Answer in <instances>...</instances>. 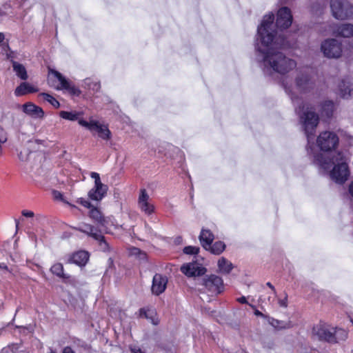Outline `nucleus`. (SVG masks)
<instances>
[{"instance_id":"1","label":"nucleus","mask_w":353,"mask_h":353,"mask_svg":"<svg viewBox=\"0 0 353 353\" xmlns=\"http://www.w3.org/2000/svg\"><path fill=\"white\" fill-rule=\"evenodd\" d=\"M281 84L286 93L290 97L295 112L299 115L305 130L307 139L308 155L312 158L314 163L321 170L329 172L332 180L336 183L343 184L350 174L348 166L350 154L346 151H340L332 159H329L320 152H314V145H311V141L313 139V132L319 123V116L309 104L305 103L292 90L294 85L292 83H289L288 77L283 79Z\"/></svg>"},{"instance_id":"2","label":"nucleus","mask_w":353,"mask_h":353,"mask_svg":"<svg viewBox=\"0 0 353 353\" xmlns=\"http://www.w3.org/2000/svg\"><path fill=\"white\" fill-rule=\"evenodd\" d=\"M273 21V14H266L258 27L256 60L265 72L273 71L285 76L296 68L297 63L283 52V50L291 47V43L272 29Z\"/></svg>"},{"instance_id":"3","label":"nucleus","mask_w":353,"mask_h":353,"mask_svg":"<svg viewBox=\"0 0 353 353\" xmlns=\"http://www.w3.org/2000/svg\"><path fill=\"white\" fill-rule=\"evenodd\" d=\"M312 335L315 339L334 343L345 341L347 337V332L342 328L319 323L313 327Z\"/></svg>"},{"instance_id":"4","label":"nucleus","mask_w":353,"mask_h":353,"mask_svg":"<svg viewBox=\"0 0 353 353\" xmlns=\"http://www.w3.org/2000/svg\"><path fill=\"white\" fill-rule=\"evenodd\" d=\"M49 85L57 90H67L71 95L79 96L81 91L79 88L72 85L59 72L50 70L48 76Z\"/></svg>"},{"instance_id":"5","label":"nucleus","mask_w":353,"mask_h":353,"mask_svg":"<svg viewBox=\"0 0 353 353\" xmlns=\"http://www.w3.org/2000/svg\"><path fill=\"white\" fill-rule=\"evenodd\" d=\"M330 6L335 19L341 21L353 19V5L348 0H330Z\"/></svg>"},{"instance_id":"6","label":"nucleus","mask_w":353,"mask_h":353,"mask_svg":"<svg viewBox=\"0 0 353 353\" xmlns=\"http://www.w3.org/2000/svg\"><path fill=\"white\" fill-rule=\"evenodd\" d=\"M294 87L300 92L306 93L314 88V81L308 68H299L294 80Z\"/></svg>"},{"instance_id":"7","label":"nucleus","mask_w":353,"mask_h":353,"mask_svg":"<svg viewBox=\"0 0 353 353\" xmlns=\"http://www.w3.org/2000/svg\"><path fill=\"white\" fill-rule=\"evenodd\" d=\"M321 50L328 59H339L343 54L342 43L336 39H327L321 45Z\"/></svg>"},{"instance_id":"8","label":"nucleus","mask_w":353,"mask_h":353,"mask_svg":"<svg viewBox=\"0 0 353 353\" xmlns=\"http://www.w3.org/2000/svg\"><path fill=\"white\" fill-rule=\"evenodd\" d=\"M339 143L337 135L330 131L321 132L316 139V144L321 150L329 152L334 150Z\"/></svg>"},{"instance_id":"9","label":"nucleus","mask_w":353,"mask_h":353,"mask_svg":"<svg viewBox=\"0 0 353 353\" xmlns=\"http://www.w3.org/2000/svg\"><path fill=\"white\" fill-rule=\"evenodd\" d=\"M292 23V15L291 10L287 7H282L277 12L276 26L278 30L274 29V24H273L272 29L275 32H278L279 34H281L284 38H286L280 32L282 30L288 28L291 26ZM272 23H274V22Z\"/></svg>"},{"instance_id":"10","label":"nucleus","mask_w":353,"mask_h":353,"mask_svg":"<svg viewBox=\"0 0 353 353\" xmlns=\"http://www.w3.org/2000/svg\"><path fill=\"white\" fill-rule=\"evenodd\" d=\"M90 176L94 179V186L89 191L88 196L92 200L100 201L105 196L108 186L101 183L98 173L91 172Z\"/></svg>"},{"instance_id":"11","label":"nucleus","mask_w":353,"mask_h":353,"mask_svg":"<svg viewBox=\"0 0 353 353\" xmlns=\"http://www.w3.org/2000/svg\"><path fill=\"white\" fill-rule=\"evenodd\" d=\"M202 285L212 293L219 294L223 288V280L216 275H210L202 279Z\"/></svg>"},{"instance_id":"12","label":"nucleus","mask_w":353,"mask_h":353,"mask_svg":"<svg viewBox=\"0 0 353 353\" xmlns=\"http://www.w3.org/2000/svg\"><path fill=\"white\" fill-rule=\"evenodd\" d=\"M181 271L188 276H196L203 275L206 269L199 263L192 262L183 265Z\"/></svg>"},{"instance_id":"13","label":"nucleus","mask_w":353,"mask_h":353,"mask_svg":"<svg viewBox=\"0 0 353 353\" xmlns=\"http://www.w3.org/2000/svg\"><path fill=\"white\" fill-rule=\"evenodd\" d=\"M168 284V278L160 274H156L153 276L152 285L151 290L152 294L159 295L162 294L166 289Z\"/></svg>"},{"instance_id":"14","label":"nucleus","mask_w":353,"mask_h":353,"mask_svg":"<svg viewBox=\"0 0 353 353\" xmlns=\"http://www.w3.org/2000/svg\"><path fill=\"white\" fill-rule=\"evenodd\" d=\"M149 195L145 189L140 190L138 199V206L146 214H151L154 212V206L148 202Z\"/></svg>"},{"instance_id":"15","label":"nucleus","mask_w":353,"mask_h":353,"mask_svg":"<svg viewBox=\"0 0 353 353\" xmlns=\"http://www.w3.org/2000/svg\"><path fill=\"white\" fill-rule=\"evenodd\" d=\"M21 110L26 114L33 119H43L44 117L43 109L31 102L24 103L21 106Z\"/></svg>"},{"instance_id":"16","label":"nucleus","mask_w":353,"mask_h":353,"mask_svg":"<svg viewBox=\"0 0 353 353\" xmlns=\"http://www.w3.org/2000/svg\"><path fill=\"white\" fill-rule=\"evenodd\" d=\"M332 34L336 37L350 38L353 37V24L342 23L333 27Z\"/></svg>"},{"instance_id":"17","label":"nucleus","mask_w":353,"mask_h":353,"mask_svg":"<svg viewBox=\"0 0 353 353\" xmlns=\"http://www.w3.org/2000/svg\"><path fill=\"white\" fill-rule=\"evenodd\" d=\"M90 216L91 219L99 223L101 227L105 228H108L110 223L112 225L114 224L113 219L112 217H103L101 214V212L95 208H93L90 210Z\"/></svg>"},{"instance_id":"18","label":"nucleus","mask_w":353,"mask_h":353,"mask_svg":"<svg viewBox=\"0 0 353 353\" xmlns=\"http://www.w3.org/2000/svg\"><path fill=\"white\" fill-rule=\"evenodd\" d=\"M74 230L86 234L94 239H101V232L94 226L88 223H81L78 227L74 228Z\"/></svg>"},{"instance_id":"19","label":"nucleus","mask_w":353,"mask_h":353,"mask_svg":"<svg viewBox=\"0 0 353 353\" xmlns=\"http://www.w3.org/2000/svg\"><path fill=\"white\" fill-rule=\"evenodd\" d=\"M199 239L202 247L206 250L207 248H210V245L212 243L214 239V236L210 230L202 228L199 236Z\"/></svg>"},{"instance_id":"20","label":"nucleus","mask_w":353,"mask_h":353,"mask_svg":"<svg viewBox=\"0 0 353 353\" xmlns=\"http://www.w3.org/2000/svg\"><path fill=\"white\" fill-rule=\"evenodd\" d=\"M82 112L79 111H61L59 112V116L63 119L70 121H77L79 124L80 125V122L81 121H85L82 118Z\"/></svg>"},{"instance_id":"21","label":"nucleus","mask_w":353,"mask_h":353,"mask_svg":"<svg viewBox=\"0 0 353 353\" xmlns=\"http://www.w3.org/2000/svg\"><path fill=\"white\" fill-rule=\"evenodd\" d=\"M80 125L85 128L89 130L90 132H96L98 135L99 134V132L101 129H103L105 125L100 123L99 121L90 119V121H81L80 122Z\"/></svg>"},{"instance_id":"22","label":"nucleus","mask_w":353,"mask_h":353,"mask_svg":"<svg viewBox=\"0 0 353 353\" xmlns=\"http://www.w3.org/2000/svg\"><path fill=\"white\" fill-rule=\"evenodd\" d=\"M89 259V254L85 251H79L74 253L70 258V261L79 265L83 266L86 264Z\"/></svg>"},{"instance_id":"23","label":"nucleus","mask_w":353,"mask_h":353,"mask_svg":"<svg viewBox=\"0 0 353 353\" xmlns=\"http://www.w3.org/2000/svg\"><path fill=\"white\" fill-rule=\"evenodd\" d=\"M38 89L28 83H21L14 90V94L17 97L23 96L28 93L37 92Z\"/></svg>"},{"instance_id":"24","label":"nucleus","mask_w":353,"mask_h":353,"mask_svg":"<svg viewBox=\"0 0 353 353\" xmlns=\"http://www.w3.org/2000/svg\"><path fill=\"white\" fill-rule=\"evenodd\" d=\"M217 265L219 272L224 274H229L233 268L232 263L224 257L219 259Z\"/></svg>"},{"instance_id":"25","label":"nucleus","mask_w":353,"mask_h":353,"mask_svg":"<svg viewBox=\"0 0 353 353\" xmlns=\"http://www.w3.org/2000/svg\"><path fill=\"white\" fill-rule=\"evenodd\" d=\"M26 143L28 145V148L21 150L18 154L19 159L23 162L28 160L30 150L34 149L33 146L37 143V141L30 139L27 140Z\"/></svg>"},{"instance_id":"26","label":"nucleus","mask_w":353,"mask_h":353,"mask_svg":"<svg viewBox=\"0 0 353 353\" xmlns=\"http://www.w3.org/2000/svg\"><path fill=\"white\" fill-rule=\"evenodd\" d=\"M334 110V104L332 101H325L321 104V112L322 116L327 118L332 117Z\"/></svg>"},{"instance_id":"27","label":"nucleus","mask_w":353,"mask_h":353,"mask_svg":"<svg viewBox=\"0 0 353 353\" xmlns=\"http://www.w3.org/2000/svg\"><path fill=\"white\" fill-rule=\"evenodd\" d=\"M13 70L15 72L17 77L22 80H26L28 79V74L26 68L21 63L12 61Z\"/></svg>"},{"instance_id":"28","label":"nucleus","mask_w":353,"mask_h":353,"mask_svg":"<svg viewBox=\"0 0 353 353\" xmlns=\"http://www.w3.org/2000/svg\"><path fill=\"white\" fill-rule=\"evenodd\" d=\"M225 249V244L221 241H216L214 243L210 245V248H207L205 250L210 251L212 254L219 255Z\"/></svg>"},{"instance_id":"29","label":"nucleus","mask_w":353,"mask_h":353,"mask_svg":"<svg viewBox=\"0 0 353 353\" xmlns=\"http://www.w3.org/2000/svg\"><path fill=\"white\" fill-rule=\"evenodd\" d=\"M339 94L343 99H347L350 96L351 88L348 81L343 80L339 85Z\"/></svg>"},{"instance_id":"30","label":"nucleus","mask_w":353,"mask_h":353,"mask_svg":"<svg viewBox=\"0 0 353 353\" xmlns=\"http://www.w3.org/2000/svg\"><path fill=\"white\" fill-rule=\"evenodd\" d=\"M270 323L272 326L276 329H289L293 327V324L290 321H283L275 319H272L270 321Z\"/></svg>"},{"instance_id":"31","label":"nucleus","mask_w":353,"mask_h":353,"mask_svg":"<svg viewBox=\"0 0 353 353\" xmlns=\"http://www.w3.org/2000/svg\"><path fill=\"white\" fill-rule=\"evenodd\" d=\"M83 86L88 90H92L94 92H98L101 89L100 83L91 79H85L83 81Z\"/></svg>"},{"instance_id":"32","label":"nucleus","mask_w":353,"mask_h":353,"mask_svg":"<svg viewBox=\"0 0 353 353\" xmlns=\"http://www.w3.org/2000/svg\"><path fill=\"white\" fill-rule=\"evenodd\" d=\"M50 270L52 274L60 278H68V276L63 272V267L61 263H55L52 266Z\"/></svg>"},{"instance_id":"33","label":"nucleus","mask_w":353,"mask_h":353,"mask_svg":"<svg viewBox=\"0 0 353 353\" xmlns=\"http://www.w3.org/2000/svg\"><path fill=\"white\" fill-rule=\"evenodd\" d=\"M40 97H43L44 100L49 102L54 108H58L60 106L59 102L54 98L52 95L48 93H41L39 94Z\"/></svg>"},{"instance_id":"34","label":"nucleus","mask_w":353,"mask_h":353,"mask_svg":"<svg viewBox=\"0 0 353 353\" xmlns=\"http://www.w3.org/2000/svg\"><path fill=\"white\" fill-rule=\"evenodd\" d=\"M130 255L138 256L141 260H145L146 259V254L137 248H130Z\"/></svg>"},{"instance_id":"35","label":"nucleus","mask_w":353,"mask_h":353,"mask_svg":"<svg viewBox=\"0 0 353 353\" xmlns=\"http://www.w3.org/2000/svg\"><path fill=\"white\" fill-rule=\"evenodd\" d=\"M98 136L103 140H109L111 138V132L107 125H105L103 129H101Z\"/></svg>"},{"instance_id":"36","label":"nucleus","mask_w":353,"mask_h":353,"mask_svg":"<svg viewBox=\"0 0 353 353\" xmlns=\"http://www.w3.org/2000/svg\"><path fill=\"white\" fill-rule=\"evenodd\" d=\"M199 252V248L196 246H186L183 248V252L186 254H197Z\"/></svg>"},{"instance_id":"37","label":"nucleus","mask_w":353,"mask_h":353,"mask_svg":"<svg viewBox=\"0 0 353 353\" xmlns=\"http://www.w3.org/2000/svg\"><path fill=\"white\" fill-rule=\"evenodd\" d=\"M8 140L6 132L0 127V155L2 153V144L5 143Z\"/></svg>"},{"instance_id":"38","label":"nucleus","mask_w":353,"mask_h":353,"mask_svg":"<svg viewBox=\"0 0 353 353\" xmlns=\"http://www.w3.org/2000/svg\"><path fill=\"white\" fill-rule=\"evenodd\" d=\"M101 239H95L96 241H97L99 243L101 249L104 252L109 250V249H110L109 245L106 242L104 236L101 234Z\"/></svg>"},{"instance_id":"39","label":"nucleus","mask_w":353,"mask_h":353,"mask_svg":"<svg viewBox=\"0 0 353 353\" xmlns=\"http://www.w3.org/2000/svg\"><path fill=\"white\" fill-rule=\"evenodd\" d=\"M1 49H2V50L7 52L9 50V46L7 43H3L1 45ZM12 54H13L12 52H10V53L6 52L7 59H10L12 62L14 59V56L12 55Z\"/></svg>"},{"instance_id":"40","label":"nucleus","mask_w":353,"mask_h":353,"mask_svg":"<svg viewBox=\"0 0 353 353\" xmlns=\"http://www.w3.org/2000/svg\"><path fill=\"white\" fill-rule=\"evenodd\" d=\"M77 202L87 208H92V205L90 204V203L85 199L79 198L77 199Z\"/></svg>"},{"instance_id":"41","label":"nucleus","mask_w":353,"mask_h":353,"mask_svg":"<svg viewBox=\"0 0 353 353\" xmlns=\"http://www.w3.org/2000/svg\"><path fill=\"white\" fill-rule=\"evenodd\" d=\"M279 304L281 307H287L288 306V298L287 296H285L283 299L279 300Z\"/></svg>"},{"instance_id":"42","label":"nucleus","mask_w":353,"mask_h":353,"mask_svg":"<svg viewBox=\"0 0 353 353\" xmlns=\"http://www.w3.org/2000/svg\"><path fill=\"white\" fill-rule=\"evenodd\" d=\"M21 214L23 216H26V217H33L34 214L32 211H29V210H23L21 212Z\"/></svg>"},{"instance_id":"43","label":"nucleus","mask_w":353,"mask_h":353,"mask_svg":"<svg viewBox=\"0 0 353 353\" xmlns=\"http://www.w3.org/2000/svg\"><path fill=\"white\" fill-rule=\"evenodd\" d=\"M130 350L132 353H145L141 348L137 346H133L130 347Z\"/></svg>"},{"instance_id":"44","label":"nucleus","mask_w":353,"mask_h":353,"mask_svg":"<svg viewBox=\"0 0 353 353\" xmlns=\"http://www.w3.org/2000/svg\"><path fill=\"white\" fill-rule=\"evenodd\" d=\"M53 196L56 199H62V194L59 191H53Z\"/></svg>"},{"instance_id":"45","label":"nucleus","mask_w":353,"mask_h":353,"mask_svg":"<svg viewBox=\"0 0 353 353\" xmlns=\"http://www.w3.org/2000/svg\"><path fill=\"white\" fill-rule=\"evenodd\" d=\"M348 192L350 194V196L353 198V180L349 184Z\"/></svg>"},{"instance_id":"46","label":"nucleus","mask_w":353,"mask_h":353,"mask_svg":"<svg viewBox=\"0 0 353 353\" xmlns=\"http://www.w3.org/2000/svg\"><path fill=\"white\" fill-rule=\"evenodd\" d=\"M139 312H140V316H144L145 318H148V314H147V311L144 309V308H141L140 310H139Z\"/></svg>"},{"instance_id":"47","label":"nucleus","mask_w":353,"mask_h":353,"mask_svg":"<svg viewBox=\"0 0 353 353\" xmlns=\"http://www.w3.org/2000/svg\"><path fill=\"white\" fill-rule=\"evenodd\" d=\"M266 285L272 290L273 294L276 296V290H275L274 287L272 285V283H270V282H268L266 283Z\"/></svg>"},{"instance_id":"48","label":"nucleus","mask_w":353,"mask_h":353,"mask_svg":"<svg viewBox=\"0 0 353 353\" xmlns=\"http://www.w3.org/2000/svg\"><path fill=\"white\" fill-rule=\"evenodd\" d=\"M63 353H74V352L70 347H65L63 350Z\"/></svg>"},{"instance_id":"49","label":"nucleus","mask_w":353,"mask_h":353,"mask_svg":"<svg viewBox=\"0 0 353 353\" xmlns=\"http://www.w3.org/2000/svg\"><path fill=\"white\" fill-rule=\"evenodd\" d=\"M26 136V134L23 132H20L19 139L22 141V143L25 142V137Z\"/></svg>"},{"instance_id":"50","label":"nucleus","mask_w":353,"mask_h":353,"mask_svg":"<svg viewBox=\"0 0 353 353\" xmlns=\"http://www.w3.org/2000/svg\"><path fill=\"white\" fill-rule=\"evenodd\" d=\"M237 301L241 303H247V300L245 296H241L237 299Z\"/></svg>"},{"instance_id":"51","label":"nucleus","mask_w":353,"mask_h":353,"mask_svg":"<svg viewBox=\"0 0 353 353\" xmlns=\"http://www.w3.org/2000/svg\"><path fill=\"white\" fill-rule=\"evenodd\" d=\"M254 314L256 316H261V317H263L264 315L263 314V313H261L260 311H259L258 310H256L255 312H254Z\"/></svg>"},{"instance_id":"52","label":"nucleus","mask_w":353,"mask_h":353,"mask_svg":"<svg viewBox=\"0 0 353 353\" xmlns=\"http://www.w3.org/2000/svg\"><path fill=\"white\" fill-rule=\"evenodd\" d=\"M10 3H5L3 6V8L5 10H7L8 9L10 8Z\"/></svg>"},{"instance_id":"53","label":"nucleus","mask_w":353,"mask_h":353,"mask_svg":"<svg viewBox=\"0 0 353 353\" xmlns=\"http://www.w3.org/2000/svg\"><path fill=\"white\" fill-rule=\"evenodd\" d=\"M4 40V34L0 32V43H2Z\"/></svg>"},{"instance_id":"54","label":"nucleus","mask_w":353,"mask_h":353,"mask_svg":"<svg viewBox=\"0 0 353 353\" xmlns=\"http://www.w3.org/2000/svg\"><path fill=\"white\" fill-rule=\"evenodd\" d=\"M0 268L8 270V267L4 263H0Z\"/></svg>"},{"instance_id":"55","label":"nucleus","mask_w":353,"mask_h":353,"mask_svg":"<svg viewBox=\"0 0 353 353\" xmlns=\"http://www.w3.org/2000/svg\"><path fill=\"white\" fill-rule=\"evenodd\" d=\"M15 224H16V230H17L19 228V221L17 219H15Z\"/></svg>"},{"instance_id":"56","label":"nucleus","mask_w":353,"mask_h":353,"mask_svg":"<svg viewBox=\"0 0 353 353\" xmlns=\"http://www.w3.org/2000/svg\"><path fill=\"white\" fill-rule=\"evenodd\" d=\"M350 321H351V322H352V324H353V316H352V317H351Z\"/></svg>"},{"instance_id":"57","label":"nucleus","mask_w":353,"mask_h":353,"mask_svg":"<svg viewBox=\"0 0 353 353\" xmlns=\"http://www.w3.org/2000/svg\"><path fill=\"white\" fill-rule=\"evenodd\" d=\"M350 145H353V140L350 142Z\"/></svg>"},{"instance_id":"58","label":"nucleus","mask_w":353,"mask_h":353,"mask_svg":"<svg viewBox=\"0 0 353 353\" xmlns=\"http://www.w3.org/2000/svg\"><path fill=\"white\" fill-rule=\"evenodd\" d=\"M1 304V303H0V305Z\"/></svg>"}]
</instances>
